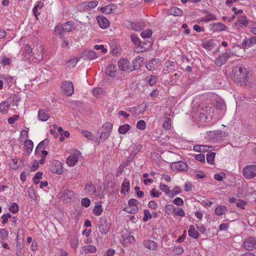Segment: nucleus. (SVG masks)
Wrapping results in <instances>:
<instances>
[{"label": "nucleus", "mask_w": 256, "mask_h": 256, "mask_svg": "<svg viewBox=\"0 0 256 256\" xmlns=\"http://www.w3.org/2000/svg\"><path fill=\"white\" fill-rule=\"evenodd\" d=\"M232 78L234 81L240 82L241 84L247 86L250 82L248 80L247 70L244 67L237 66L232 71Z\"/></svg>", "instance_id": "nucleus-1"}, {"label": "nucleus", "mask_w": 256, "mask_h": 256, "mask_svg": "<svg viewBox=\"0 0 256 256\" xmlns=\"http://www.w3.org/2000/svg\"><path fill=\"white\" fill-rule=\"evenodd\" d=\"M112 125L110 122H106L102 126L98 131L99 140L104 141L110 136V134L112 131Z\"/></svg>", "instance_id": "nucleus-2"}, {"label": "nucleus", "mask_w": 256, "mask_h": 256, "mask_svg": "<svg viewBox=\"0 0 256 256\" xmlns=\"http://www.w3.org/2000/svg\"><path fill=\"white\" fill-rule=\"evenodd\" d=\"M110 224L107 218L102 216L100 218L98 222V228L102 234H106L109 230Z\"/></svg>", "instance_id": "nucleus-3"}, {"label": "nucleus", "mask_w": 256, "mask_h": 256, "mask_svg": "<svg viewBox=\"0 0 256 256\" xmlns=\"http://www.w3.org/2000/svg\"><path fill=\"white\" fill-rule=\"evenodd\" d=\"M243 175L248 179H251L256 176V166L250 165L243 170Z\"/></svg>", "instance_id": "nucleus-4"}, {"label": "nucleus", "mask_w": 256, "mask_h": 256, "mask_svg": "<svg viewBox=\"0 0 256 256\" xmlns=\"http://www.w3.org/2000/svg\"><path fill=\"white\" fill-rule=\"evenodd\" d=\"M243 246L248 250H256V238L250 236L246 238L243 242Z\"/></svg>", "instance_id": "nucleus-5"}, {"label": "nucleus", "mask_w": 256, "mask_h": 256, "mask_svg": "<svg viewBox=\"0 0 256 256\" xmlns=\"http://www.w3.org/2000/svg\"><path fill=\"white\" fill-rule=\"evenodd\" d=\"M62 88L63 93L66 96H72L74 92V85L70 81H66L63 82Z\"/></svg>", "instance_id": "nucleus-6"}, {"label": "nucleus", "mask_w": 256, "mask_h": 256, "mask_svg": "<svg viewBox=\"0 0 256 256\" xmlns=\"http://www.w3.org/2000/svg\"><path fill=\"white\" fill-rule=\"evenodd\" d=\"M146 25L143 22H128V27L136 31H140L142 30Z\"/></svg>", "instance_id": "nucleus-7"}, {"label": "nucleus", "mask_w": 256, "mask_h": 256, "mask_svg": "<svg viewBox=\"0 0 256 256\" xmlns=\"http://www.w3.org/2000/svg\"><path fill=\"white\" fill-rule=\"evenodd\" d=\"M118 64L120 69L122 70L130 72V62L127 59L121 58L118 62Z\"/></svg>", "instance_id": "nucleus-8"}, {"label": "nucleus", "mask_w": 256, "mask_h": 256, "mask_svg": "<svg viewBox=\"0 0 256 256\" xmlns=\"http://www.w3.org/2000/svg\"><path fill=\"white\" fill-rule=\"evenodd\" d=\"M172 168L174 170L186 171L188 170V166L185 162L180 161L173 163L172 165Z\"/></svg>", "instance_id": "nucleus-9"}, {"label": "nucleus", "mask_w": 256, "mask_h": 256, "mask_svg": "<svg viewBox=\"0 0 256 256\" xmlns=\"http://www.w3.org/2000/svg\"><path fill=\"white\" fill-rule=\"evenodd\" d=\"M97 20L100 27L103 29L107 28L109 26L108 20L102 16H98Z\"/></svg>", "instance_id": "nucleus-10"}, {"label": "nucleus", "mask_w": 256, "mask_h": 256, "mask_svg": "<svg viewBox=\"0 0 256 256\" xmlns=\"http://www.w3.org/2000/svg\"><path fill=\"white\" fill-rule=\"evenodd\" d=\"M50 170L52 172L58 174H62L63 170L62 163L60 161H56L54 166H52Z\"/></svg>", "instance_id": "nucleus-11"}, {"label": "nucleus", "mask_w": 256, "mask_h": 256, "mask_svg": "<svg viewBox=\"0 0 256 256\" xmlns=\"http://www.w3.org/2000/svg\"><path fill=\"white\" fill-rule=\"evenodd\" d=\"M106 73L110 77H114L116 75V66L112 64H110L106 70Z\"/></svg>", "instance_id": "nucleus-12"}, {"label": "nucleus", "mask_w": 256, "mask_h": 256, "mask_svg": "<svg viewBox=\"0 0 256 256\" xmlns=\"http://www.w3.org/2000/svg\"><path fill=\"white\" fill-rule=\"evenodd\" d=\"M49 143V140L46 138L38 144L36 149V154H40V152L42 150H44L46 148Z\"/></svg>", "instance_id": "nucleus-13"}, {"label": "nucleus", "mask_w": 256, "mask_h": 256, "mask_svg": "<svg viewBox=\"0 0 256 256\" xmlns=\"http://www.w3.org/2000/svg\"><path fill=\"white\" fill-rule=\"evenodd\" d=\"M144 58L141 56H138L134 60H133V66H130V72H132L134 70H138V68L140 67V61L141 62H142Z\"/></svg>", "instance_id": "nucleus-14"}, {"label": "nucleus", "mask_w": 256, "mask_h": 256, "mask_svg": "<svg viewBox=\"0 0 256 256\" xmlns=\"http://www.w3.org/2000/svg\"><path fill=\"white\" fill-rule=\"evenodd\" d=\"M168 14L174 16H180L182 15L183 12L181 9L178 8L174 7L169 10Z\"/></svg>", "instance_id": "nucleus-15"}, {"label": "nucleus", "mask_w": 256, "mask_h": 256, "mask_svg": "<svg viewBox=\"0 0 256 256\" xmlns=\"http://www.w3.org/2000/svg\"><path fill=\"white\" fill-rule=\"evenodd\" d=\"M144 246L150 250H156L157 248L156 243L151 240H148L144 242Z\"/></svg>", "instance_id": "nucleus-16"}, {"label": "nucleus", "mask_w": 256, "mask_h": 256, "mask_svg": "<svg viewBox=\"0 0 256 256\" xmlns=\"http://www.w3.org/2000/svg\"><path fill=\"white\" fill-rule=\"evenodd\" d=\"M256 44V37H252L247 40L244 39L242 41V46L245 47H250Z\"/></svg>", "instance_id": "nucleus-17"}, {"label": "nucleus", "mask_w": 256, "mask_h": 256, "mask_svg": "<svg viewBox=\"0 0 256 256\" xmlns=\"http://www.w3.org/2000/svg\"><path fill=\"white\" fill-rule=\"evenodd\" d=\"M188 233L190 236L194 238H197L199 236V233L196 230L194 226L192 225L190 226Z\"/></svg>", "instance_id": "nucleus-18"}, {"label": "nucleus", "mask_w": 256, "mask_h": 256, "mask_svg": "<svg viewBox=\"0 0 256 256\" xmlns=\"http://www.w3.org/2000/svg\"><path fill=\"white\" fill-rule=\"evenodd\" d=\"M202 46L206 50H210L215 46L214 40H212L206 41L202 43Z\"/></svg>", "instance_id": "nucleus-19"}, {"label": "nucleus", "mask_w": 256, "mask_h": 256, "mask_svg": "<svg viewBox=\"0 0 256 256\" xmlns=\"http://www.w3.org/2000/svg\"><path fill=\"white\" fill-rule=\"evenodd\" d=\"M33 146L34 144L31 140L28 139L25 141L24 148L27 153L30 154L32 152Z\"/></svg>", "instance_id": "nucleus-20"}, {"label": "nucleus", "mask_w": 256, "mask_h": 256, "mask_svg": "<svg viewBox=\"0 0 256 256\" xmlns=\"http://www.w3.org/2000/svg\"><path fill=\"white\" fill-rule=\"evenodd\" d=\"M78 162V158L75 154L70 155L66 159V163L68 166H74Z\"/></svg>", "instance_id": "nucleus-21"}, {"label": "nucleus", "mask_w": 256, "mask_h": 256, "mask_svg": "<svg viewBox=\"0 0 256 256\" xmlns=\"http://www.w3.org/2000/svg\"><path fill=\"white\" fill-rule=\"evenodd\" d=\"M50 118L48 114H46L44 110H40L38 113V118L41 121H46Z\"/></svg>", "instance_id": "nucleus-22"}, {"label": "nucleus", "mask_w": 256, "mask_h": 256, "mask_svg": "<svg viewBox=\"0 0 256 256\" xmlns=\"http://www.w3.org/2000/svg\"><path fill=\"white\" fill-rule=\"evenodd\" d=\"M210 146L206 145H196L194 146L193 150L198 152H208Z\"/></svg>", "instance_id": "nucleus-23"}, {"label": "nucleus", "mask_w": 256, "mask_h": 256, "mask_svg": "<svg viewBox=\"0 0 256 256\" xmlns=\"http://www.w3.org/2000/svg\"><path fill=\"white\" fill-rule=\"evenodd\" d=\"M85 189L90 194H94L96 191L94 184L91 182L86 184Z\"/></svg>", "instance_id": "nucleus-24"}, {"label": "nucleus", "mask_w": 256, "mask_h": 256, "mask_svg": "<svg viewBox=\"0 0 256 256\" xmlns=\"http://www.w3.org/2000/svg\"><path fill=\"white\" fill-rule=\"evenodd\" d=\"M138 201L135 198H130L128 201V206L132 208V209L138 211Z\"/></svg>", "instance_id": "nucleus-25"}, {"label": "nucleus", "mask_w": 256, "mask_h": 256, "mask_svg": "<svg viewBox=\"0 0 256 256\" xmlns=\"http://www.w3.org/2000/svg\"><path fill=\"white\" fill-rule=\"evenodd\" d=\"M56 34L58 35L61 38H64V32L62 25H58L54 28Z\"/></svg>", "instance_id": "nucleus-26"}, {"label": "nucleus", "mask_w": 256, "mask_h": 256, "mask_svg": "<svg viewBox=\"0 0 256 256\" xmlns=\"http://www.w3.org/2000/svg\"><path fill=\"white\" fill-rule=\"evenodd\" d=\"M130 188V182L126 178H124V182L122 186L121 192L125 193V191L126 192H128Z\"/></svg>", "instance_id": "nucleus-27"}, {"label": "nucleus", "mask_w": 256, "mask_h": 256, "mask_svg": "<svg viewBox=\"0 0 256 256\" xmlns=\"http://www.w3.org/2000/svg\"><path fill=\"white\" fill-rule=\"evenodd\" d=\"M158 64V60L156 59H152L151 60H150L146 66V68L149 70H151L153 69H155L156 67Z\"/></svg>", "instance_id": "nucleus-28"}, {"label": "nucleus", "mask_w": 256, "mask_h": 256, "mask_svg": "<svg viewBox=\"0 0 256 256\" xmlns=\"http://www.w3.org/2000/svg\"><path fill=\"white\" fill-rule=\"evenodd\" d=\"M238 22L243 26H247L248 24V20L245 16H238Z\"/></svg>", "instance_id": "nucleus-29"}, {"label": "nucleus", "mask_w": 256, "mask_h": 256, "mask_svg": "<svg viewBox=\"0 0 256 256\" xmlns=\"http://www.w3.org/2000/svg\"><path fill=\"white\" fill-rule=\"evenodd\" d=\"M226 28V26L220 22L214 23L212 25V28L215 31L224 30Z\"/></svg>", "instance_id": "nucleus-30"}, {"label": "nucleus", "mask_w": 256, "mask_h": 256, "mask_svg": "<svg viewBox=\"0 0 256 256\" xmlns=\"http://www.w3.org/2000/svg\"><path fill=\"white\" fill-rule=\"evenodd\" d=\"M227 209L225 206L220 205L218 206L215 210V213L218 216H221L225 214Z\"/></svg>", "instance_id": "nucleus-31"}, {"label": "nucleus", "mask_w": 256, "mask_h": 256, "mask_svg": "<svg viewBox=\"0 0 256 256\" xmlns=\"http://www.w3.org/2000/svg\"><path fill=\"white\" fill-rule=\"evenodd\" d=\"M146 80L150 86H153L155 84L157 80V78L154 75H150V76H146Z\"/></svg>", "instance_id": "nucleus-32"}, {"label": "nucleus", "mask_w": 256, "mask_h": 256, "mask_svg": "<svg viewBox=\"0 0 256 256\" xmlns=\"http://www.w3.org/2000/svg\"><path fill=\"white\" fill-rule=\"evenodd\" d=\"M130 128V126L128 124H124L120 126L118 130V132L120 134H126Z\"/></svg>", "instance_id": "nucleus-33"}, {"label": "nucleus", "mask_w": 256, "mask_h": 256, "mask_svg": "<svg viewBox=\"0 0 256 256\" xmlns=\"http://www.w3.org/2000/svg\"><path fill=\"white\" fill-rule=\"evenodd\" d=\"M224 56H223V54H222L221 56L216 58L215 60L216 64L220 66L225 64L227 60Z\"/></svg>", "instance_id": "nucleus-34"}, {"label": "nucleus", "mask_w": 256, "mask_h": 256, "mask_svg": "<svg viewBox=\"0 0 256 256\" xmlns=\"http://www.w3.org/2000/svg\"><path fill=\"white\" fill-rule=\"evenodd\" d=\"M63 28V30L64 32H69L72 30L73 27V22H67L62 24Z\"/></svg>", "instance_id": "nucleus-35"}, {"label": "nucleus", "mask_w": 256, "mask_h": 256, "mask_svg": "<svg viewBox=\"0 0 256 256\" xmlns=\"http://www.w3.org/2000/svg\"><path fill=\"white\" fill-rule=\"evenodd\" d=\"M180 188L178 186H176L172 190L168 191V196L170 198H173L175 196L178 194L180 192Z\"/></svg>", "instance_id": "nucleus-36"}, {"label": "nucleus", "mask_w": 256, "mask_h": 256, "mask_svg": "<svg viewBox=\"0 0 256 256\" xmlns=\"http://www.w3.org/2000/svg\"><path fill=\"white\" fill-rule=\"evenodd\" d=\"M82 250L86 253H94L96 251V248L92 245H88L87 246H84L82 248Z\"/></svg>", "instance_id": "nucleus-37"}, {"label": "nucleus", "mask_w": 256, "mask_h": 256, "mask_svg": "<svg viewBox=\"0 0 256 256\" xmlns=\"http://www.w3.org/2000/svg\"><path fill=\"white\" fill-rule=\"evenodd\" d=\"M216 154L213 152H209L206 154V160L207 162L210 164H214V158Z\"/></svg>", "instance_id": "nucleus-38"}, {"label": "nucleus", "mask_w": 256, "mask_h": 256, "mask_svg": "<svg viewBox=\"0 0 256 256\" xmlns=\"http://www.w3.org/2000/svg\"><path fill=\"white\" fill-rule=\"evenodd\" d=\"M206 14H207L204 18L202 20L204 22H209L212 20H214L216 19V17L215 15L213 14H210L208 11H206Z\"/></svg>", "instance_id": "nucleus-39"}, {"label": "nucleus", "mask_w": 256, "mask_h": 256, "mask_svg": "<svg viewBox=\"0 0 256 256\" xmlns=\"http://www.w3.org/2000/svg\"><path fill=\"white\" fill-rule=\"evenodd\" d=\"M10 105L6 102H2L0 104V110L1 112H6L9 109Z\"/></svg>", "instance_id": "nucleus-40"}, {"label": "nucleus", "mask_w": 256, "mask_h": 256, "mask_svg": "<svg viewBox=\"0 0 256 256\" xmlns=\"http://www.w3.org/2000/svg\"><path fill=\"white\" fill-rule=\"evenodd\" d=\"M116 8V6L114 4H111L106 6V14H110L114 12Z\"/></svg>", "instance_id": "nucleus-41"}, {"label": "nucleus", "mask_w": 256, "mask_h": 256, "mask_svg": "<svg viewBox=\"0 0 256 256\" xmlns=\"http://www.w3.org/2000/svg\"><path fill=\"white\" fill-rule=\"evenodd\" d=\"M144 216L142 218L144 222H146L148 220V219L152 218V216L148 210H144Z\"/></svg>", "instance_id": "nucleus-42"}, {"label": "nucleus", "mask_w": 256, "mask_h": 256, "mask_svg": "<svg viewBox=\"0 0 256 256\" xmlns=\"http://www.w3.org/2000/svg\"><path fill=\"white\" fill-rule=\"evenodd\" d=\"M78 62V58L77 57H74L72 59L70 60L68 62V66L73 68L74 67L77 62Z\"/></svg>", "instance_id": "nucleus-43"}, {"label": "nucleus", "mask_w": 256, "mask_h": 256, "mask_svg": "<svg viewBox=\"0 0 256 256\" xmlns=\"http://www.w3.org/2000/svg\"><path fill=\"white\" fill-rule=\"evenodd\" d=\"M102 212V206L100 204H97L95 206L93 212L96 216H100Z\"/></svg>", "instance_id": "nucleus-44"}, {"label": "nucleus", "mask_w": 256, "mask_h": 256, "mask_svg": "<svg viewBox=\"0 0 256 256\" xmlns=\"http://www.w3.org/2000/svg\"><path fill=\"white\" fill-rule=\"evenodd\" d=\"M152 34V31L150 29H148L141 33V36L144 38H149Z\"/></svg>", "instance_id": "nucleus-45"}, {"label": "nucleus", "mask_w": 256, "mask_h": 256, "mask_svg": "<svg viewBox=\"0 0 256 256\" xmlns=\"http://www.w3.org/2000/svg\"><path fill=\"white\" fill-rule=\"evenodd\" d=\"M86 56L90 60L97 58V54L94 50H89L86 53Z\"/></svg>", "instance_id": "nucleus-46"}, {"label": "nucleus", "mask_w": 256, "mask_h": 256, "mask_svg": "<svg viewBox=\"0 0 256 256\" xmlns=\"http://www.w3.org/2000/svg\"><path fill=\"white\" fill-rule=\"evenodd\" d=\"M42 174L40 172H37L36 174L34 176L33 178V182L36 184H38L39 183V180L42 178Z\"/></svg>", "instance_id": "nucleus-47"}, {"label": "nucleus", "mask_w": 256, "mask_h": 256, "mask_svg": "<svg viewBox=\"0 0 256 256\" xmlns=\"http://www.w3.org/2000/svg\"><path fill=\"white\" fill-rule=\"evenodd\" d=\"M216 107L217 109L223 110L226 108V104L222 100H219L216 102Z\"/></svg>", "instance_id": "nucleus-48"}, {"label": "nucleus", "mask_w": 256, "mask_h": 256, "mask_svg": "<svg viewBox=\"0 0 256 256\" xmlns=\"http://www.w3.org/2000/svg\"><path fill=\"white\" fill-rule=\"evenodd\" d=\"M246 202L242 200H238L236 202V205L237 207L244 209V206L246 204Z\"/></svg>", "instance_id": "nucleus-49"}, {"label": "nucleus", "mask_w": 256, "mask_h": 256, "mask_svg": "<svg viewBox=\"0 0 256 256\" xmlns=\"http://www.w3.org/2000/svg\"><path fill=\"white\" fill-rule=\"evenodd\" d=\"M19 210L18 206L16 203H14L12 206L9 208V210L12 214H16Z\"/></svg>", "instance_id": "nucleus-50"}, {"label": "nucleus", "mask_w": 256, "mask_h": 256, "mask_svg": "<svg viewBox=\"0 0 256 256\" xmlns=\"http://www.w3.org/2000/svg\"><path fill=\"white\" fill-rule=\"evenodd\" d=\"M146 124L144 120H140L138 122L136 128L140 130H144L146 128Z\"/></svg>", "instance_id": "nucleus-51"}, {"label": "nucleus", "mask_w": 256, "mask_h": 256, "mask_svg": "<svg viewBox=\"0 0 256 256\" xmlns=\"http://www.w3.org/2000/svg\"><path fill=\"white\" fill-rule=\"evenodd\" d=\"M131 40L132 42L138 46H140V42L138 36L134 34H132L131 36Z\"/></svg>", "instance_id": "nucleus-52"}, {"label": "nucleus", "mask_w": 256, "mask_h": 256, "mask_svg": "<svg viewBox=\"0 0 256 256\" xmlns=\"http://www.w3.org/2000/svg\"><path fill=\"white\" fill-rule=\"evenodd\" d=\"M8 235V232L5 229L2 228L0 230V238L4 240L7 238Z\"/></svg>", "instance_id": "nucleus-53"}, {"label": "nucleus", "mask_w": 256, "mask_h": 256, "mask_svg": "<svg viewBox=\"0 0 256 256\" xmlns=\"http://www.w3.org/2000/svg\"><path fill=\"white\" fill-rule=\"evenodd\" d=\"M87 2L88 10L96 8L98 4V2L97 0H93Z\"/></svg>", "instance_id": "nucleus-54"}, {"label": "nucleus", "mask_w": 256, "mask_h": 256, "mask_svg": "<svg viewBox=\"0 0 256 256\" xmlns=\"http://www.w3.org/2000/svg\"><path fill=\"white\" fill-rule=\"evenodd\" d=\"M160 188L161 190L164 192L168 196V191H170V190L167 185L164 184H160Z\"/></svg>", "instance_id": "nucleus-55"}, {"label": "nucleus", "mask_w": 256, "mask_h": 256, "mask_svg": "<svg viewBox=\"0 0 256 256\" xmlns=\"http://www.w3.org/2000/svg\"><path fill=\"white\" fill-rule=\"evenodd\" d=\"M90 200L89 198H86L82 199L81 201V204L84 207H88L90 205Z\"/></svg>", "instance_id": "nucleus-56"}, {"label": "nucleus", "mask_w": 256, "mask_h": 256, "mask_svg": "<svg viewBox=\"0 0 256 256\" xmlns=\"http://www.w3.org/2000/svg\"><path fill=\"white\" fill-rule=\"evenodd\" d=\"M87 5H88L87 2H82V4H80L78 6V9L80 10H88V6H87Z\"/></svg>", "instance_id": "nucleus-57"}, {"label": "nucleus", "mask_w": 256, "mask_h": 256, "mask_svg": "<svg viewBox=\"0 0 256 256\" xmlns=\"http://www.w3.org/2000/svg\"><path fill=\"white\" fill-rule=\"evenodd\" d=\"M173 203L178 206H181L184 204V201L180 198L177 197L174 199Z\"/></svg>", "instance_id": "nucleus-58"}, {"label": "nucleus", "mask_w": 256, "mask_h": 256, "mask_svg": "<svg viewBox=\"0 0 256 256\" xmlns=\"http://www.w3.org/2000/svg\"><path fill=\"white\" fill-rule=\"evenodd\" d=\"M150 196L153 198H158L162 194L160 192L156 191L155 188H152L150 192Z\"/></svg>", "instance_id": "nucleus-59"}, {"label": "nucleus", "mask_w": 256, "mask_h": 256, "mask_svg": "<svg viewBox=\"0 0 256 256\" xmlns=\"http://www.w3.org/2000/svg\"><path fill=\"white\" fill-rule=\"evenodd\" d=\"M19 118V116L18 115H14L12 117H10L8 118V124H12L15 122L16 121L18 118Z\"/></svg>", "instance_id": "nucleus-60"}, {"label": "nucleus", "mask_w": 256, "mask_h": 256, "mask_svg": "<svg viewBox=\"0 0 256 256\" xmlns=\"http://www.w3.org/2000/svg\"><path fill=\"white\" fill-rule=\"evenodd\" d=\"M196 160L202 162H205V156L203 154H196L195 156Z\"/></svg>", "instance_id": "nucleus-61"}, {"label": "nucleus", "mask_w": 256, "mask_h": 256, "mask_svg": "<svg viewBox=\"0 0 256 256\" xmlns=\"http://www.w3.org/2000/svg\"><path fill=\"white\" fill-rule=\"evenodd\" d=\"M173 209L172 204H168L164 208L165 212L168 214H172Z\"/></svg>", "instance_id": "nucleus-62"}, {"label": "nucleus", "mask_w": 256, "mask_h": 256, "mask_svg": "<svg viewBox=\"0 0 256 256\" xmlns=\"http://www.w3.org/2000/svg\"><path fill=\"white\" fill-rule=\"evenodd\" d=\"M82 133L84 136H86L88 139L92 140V134L90 132L82 130Z\"/></svg>", "instance_id": "nucleus-63"}, {"label": "nucleus", "mask_w": 256, "mask_h": 256, "mask_svg": "<svg viewBox=\"0 0 256 256\" xmlns=\"http://www.w3.org/2000/svg\"><path fill=\"white\" fill-rule=\"evenodd\" d=\"M11 60L8 58H6V57H4L3 59L2 60L0 64L3 66H5L6 65H9L10 63Z\"/></svg>", "instance_id": "nucleus-64"}]
</instances>
